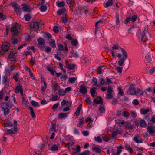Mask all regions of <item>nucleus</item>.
<instances>
[{"instance_id": "obj_31", "label": "nucleus", "mask_w": 155, "mask_h": 155, "mask_svg": "<svg viewBox=\"0 0 155 155\" xmlns=\"http://www.w3.org/2000/svg\"><path fill=\"white\" fill-rule=\"evenodd\" d=\"M103 24V21L102 20H99L95 23V27H98L99 26H101Z\"/></svg>"}, {"instance_id": "obj_1", "label": "nucleus", "mask_w": 155, "mask_h": 155, "mask_svg": "<svg viewBox=\"0 0 155 155\" xmlns=\"http://www.w3.org/2000/svg\"><path fill=\"white\" fill-rule=\"evenodd\" d=\"M120 50L122 53V56L120 53H118L117 56L120 59L118 62V64L120 66L123 65L125 61L128 57L126 51L123 48H120Z\"/></svg>"}, {"instance_id": "obj_44", "label": "nucleus", "mask_w": 155, "mask_h": 155, "mask_svg": "<svg viewBox=\"0 0 155 155\" xmlns=\"http://www.w3.org/2000/svg\"><path fill=\"white\" fill-rule=\"evenodd\" d=\"M92 81L94 83V84H93L94 86H95L96 87H99V86L97 84V79L95 78L94 77L93 78Z\"/></svg>"}, {"instance_id": "obj_49", "label": "nucleus", "mask_w": 155, "mask_h": 155, "mask_svg": "<svg viewBox=\"0 0 155 155\" xmlns=\"http://www.w3.org/2000/svg\"><path fill=\"white\" fill-rule=\"evenodd\" d=\"M29 109L31 111V115L33 118H34L35 117V115L34 111L33 110V108L31 107H29Z\"/></svg>"}, {"instance_id": "obj_59", "label": "nucleus", "mask_w": 155, "mask_h": 155, "mask_svg": "<svg viewBox=\"0 0 155 155\" xmlns=\"http://www.w3.org/2000/svg\"><path fill=\"white\" fill-rule=\"evenodd\" d=\"M116 70L117 72L119 73H121L122 72V68L121 67L116 66L115 67Z\"/></svg>"}, {"instance_id": "obj_48", "label": "nucleus", "mask_w": 155, "mask_h": 155, "mask_svg": "<svg viewBox=\"0 0 155 155\" xmlns=\"http://www.w3.org/2000/svg\"><path fill=\"white\" fill-rule=\"evenodd\" d=\"M58 147L56 145H54L51 147V150L53 151H55L58 150Z\"/></svg>"}, {"instance_id": "obj_20", "label": "nucleus", "mask_w": 155, "mask_h": 155, "mask_svg": "<svg viewBox=\"0 0 155 155\" xmlns=\"http://www.w3.org/2000/svg\"><path fill=\"white\" fill-rule=\"evenodd\" d=\"M30 26L32 28H39V25L37 22H35L31 23Z\"/></svg>"}, {"instance_id": "obj_10", "label": "nucleus", "mask_w": 155, "mask_h": 155, "mask_svg": "<svg viewBox=\"0 0 155 155\" xmlns=\"http://www.w3.org/2000/svg\"><path fill=\"white\" fill-rule=\"evenodd\" d=\"M147 132L150 134L153 135L155 132V127L151 125L148 126Z\"/></svg>"}, {"instance_id": "obj_17", "label": "nucleus", "mask_w": 155, "mask_h": 155, "mask_svg": "<svg viewBox=\"0 0 155 155\" xmlns=\"http://www.w3.org/2000/svg\"><path fill=\"white\" fill-rule=\"evenodd\" d=\"M9 59L11 61H16V58L13 52H11L8 56Z\"/></svg>"}, {"instance_id": "obj_11", "label": "nucleus", "mask_w": 155, "mask_h": 155, "mask_svg": "<svg viewBox=\"0 0 155 155\" xmlns=\"http://www.w3.org/2000/svg\"><path fill=\"white\" fill-rule=\"evenodd\" d=\"M117 150L116 153L112 152V155H120V154L122 152L123 148L121 146H120L117 147Z\"/></svg>"}, {"instance_id": "obj_46", "label": "nucleus", "mask_w": 155, "mask_h": 155, "mask_svg": "<svg viewBox=\"0 0 155 155\" xmlns=\"http://www.w3.org/2000/svg\"><path fill=\"white\" fill-rule=\"evenodd\" d=\"M68 78V76L66 74L63 75L60 77V79L62 81H66Z\"/></svg>"}, {"instance_id": "obj_42", "label": "nucleus", "mask_w": 155, "mask_h": 155, "mask_svg": "<svg viewBox=\"0 0 155 155\" xmlns=\"http://www.w3.org/2000/svg\"><path fill=\"white\" fill-rule=\"evenodd\" d=\"M56 124L54 121L51 122V130H55L56 129L55 128Z\"/></svg>"}, {"instance_id": "obj_2", "label": "nucleus", "mask_w": 155, "mask_h": 155, "mask_svg": "<svg viewBox=\"0 0 155 155\" xmlns=\"http://www.w3.org/2000/svg\"><path fill=\"white\" fill-rule=\"evenodd\" d=\"M21 28L20 25L17 23H15L11 28V31L14 36L17 35Z\"/></svg>"}, {"instance_id": "obj_54", "label": "nucleus", "mask_w": 155, "mask_h": 155, "mask_svg": "<svg viewBox=\"0 0 155 155\" xmlns=\"http://www.w3.org/2000/svg\"><path fill=\"white\" fill-rule=\"evenodd\" d=\"M8 108V107L3 109L4 111V114L5 115L8 114L9 113V110Z\"/></svg>"}, {"instance_id": "obj_60", "label": "nucleus", "mask_w": 155, "mask_h": 155, "mask_svg": "<svg viewBox=\"0 0 155 155\" xmlns=\"http://www.w3.org/2000/svg\"><path fill=\"white\" fill-rule=\"evenodd\" d=\"M85 101L86 103L89 104H91V101L90 99V97L89 96H87V98L85 99Z\"/></svg>"}, {"instance_id": "obj_58", "label": "nucleus", "mask_w": 155, "mask_h": 155, "mask_svg": "<svg viewBox=\"0 0 155 155\" xmlns=\"http://www.w3.org/2000/svg\"><path fill=\"white\" fill-rule=\"evenodd\" d=\"M22 9L24 11H29V9L27 5L24 6L22 8Z\"/></svg>"}, {"instance_id": "obj_33", "label": "nucleus", "mask_w": 155, "mask_h": 155, "mask_svg": "<svg viewBox=\"0 0 155 155\" xmlns=\"http://www.w3.org/2000/svg\"><path fill=\"white\" fill-rule=\"evenodd\" d=\"M82 105L81 104L79 105L77 109V111L75 113V114L77 116H79V115L80 113L81 109L82 107Z\"/></svg>"}, {"instance_id": "obj_34", "label": "nucleus", "mask_w": 155, "mask_h": 155, "mask_svg": "<svg viewBox=\"0 0 155 155\" xmlns=\"http://www.w3.org/2000/svg\"><path fill=\"white\" fill-rule=\"evenodd\" d=\"M125 147L126 150H128L130 153H131L133 151V149L128 144L125 145Z\"/></svg>"}, {"instance_id": "obj_52", "label": "nucleus", "mask_w": 155, "mask_h": 155, "mask_svg": "<svg viewBox=\"0 0 155 155\" xmlns=\"http://www.w3.org/2000/svg\"><path fill=\"white\" fill-rule=\"evenodd\" d=\"M44 50L45 52L47 53H49L51 51V49L50 47L46 46L45 47Z\"/></svg>"}, {"instance_id": "obj_5", "label": "nucleus", "mask_w": 155, "mask_h": 155, "mask_svg": "<svg viewBox=\"0 0 155 155\" xmlns=\"http://www.w3.org/2000/svg\"><path fill=\"white\" fill-rule=\"evenodd\" d=\"M14 7L15 9V10L19 15L21 14V8L20 6L15 2L12 3L11 4Z\"/></svg>"}, {"instance_id": "obj_27", "label": "nucleus", "mask_w": 155, "mask_h": 155, "mask_svg": "<svg viewBox=\"0 0 155 155\" xmlns=\"http://www.w3.org/2000/svg\"><path fill=\"white\" fill-rule=\"evenodd\" d=\"M49 44L50 46L53 48L56 47L55 41L54 39H51L49 42Z\"/></svg>"}, {"instance_id": "obj_38", "label": "nucleus", "mask_w": 155, "mask_h": 155, "mask_svg": "<svg viewBox=\"0 0 155 155\" xmlns=\"http://www.w3.org/2000/svg\"><path fill=\"white\" fill-rule=\"evenodd\" d=\"M84 122V118H82L80 119L78 123L77 124V126L79 127L82 125Z\"/></svg>"}, {"instance_id": "obj_21", "label": "nucleus", "mask_w": 155, "mask_h": 155, "mask_svg": "<svg viewBox=\"0 0 155 155\" xmlns=\"http://www.w3.org/2000/svg\"><path fill=\"white\" fill-rule=\"evenodd\" d=\"M68 114V113H60L58 114V118L59 119H62L67 117Z\"/></svg>"}, {"instance_id": "obj_4", "label": "nucleus", "mask_w": 155, "mask_h": 155, "mask_svg": "<svg viewBox=\"0 0 155 155\" xmlns=\"http://www.w3.org/2000/svg\"><path fill=\"white\" fill-rule=\"evenodd\" d=\"M77 13L78 14L82 15L84 14H86L88 12V10L86 7H82L81 6H79L77 10Z\"/></svg>"}, {"instance_id": "obj_19", "label": "nucleus", "mask_w": 155, "mask_h": 155, "mask_svg": "<svg viewBox=\"0 0 155 155\" xmlns=\"http://www.w3.org/2000/svg\"><path fill=\"white\" fill-rule=\"evenodd\" d=\"M56 4L58 7L62 8L65 5V3L63 1L59 2L58 1L56 2Z\"/></svg>"}, {"instance_id": "obj_7", "label": "nucleus", "mask_w": 155, "mask_h": 155, "mask_svg": "<svg viewBox=\"0 0 155 155\" xmlns=\"http://www.w3.org/2000/svg\"><path fill=\"white\" fill-rule=\"evenodd\" d=\"M6 131V133L10 134H15L17 133V128L16 127H14L13 128H12L10 129H5Z\"/></svg>"}, {"instance_id": "obj_37", "label": "nucleus", "mask_w": 155, "mask_h": 155, "mask_svg": "<svg viewBox=\"0 0 155 155\" xmlns=\"http://www.w3.org/2000/svg\"><path fill=\"white\" fill-rule=\"evenodd\" d=\"M96 90V89L94 87H93L90 90V93L91 95L93 97H94L95 95V91Z\"/></svg>"}, {"instance_id": "obj_50", "label": "nucleus", "mask_w": 155, "mask_h": 155, "mask_svg": "<svg viewBox=\"0 0 155 155\" xmlns=\"http://www.w3.org/2000/svg\"><path fill=\"white\" fill-rule=\"evenodd\" d=\"M6 126L8 127H14L13 124L12 122L9 121H8L6 125Z\"/></svg>"}, {"instance_id": "obj_63", "label": "nucleus", "mask_w": 155, "mask_h": 155, "mask_svg": "<svg viewBox=\"0 0 155 155\" xmlns=\"http://www.w3.org/2000/svg\"><path fill=\"white\" fill-rule=\"evenodd\" d=\"M139 103V101L137 99H134L132 101V104L134 105H138Z\"/></svg>"}, {"instance_id": "obj_6", "label": "nucleus", "mask_w": 155, "mask_h": 155, "mask_svg": "<svg viewBox=\"0 0 155 155\" xmlns=\"http://www.w3.org/2000/svg\"><path fill=\"white\" fill-rule=\"evenodd\" d=\"M139 31L137 32L136 33L138 37V39L139 40V41L140 42H145V40L144 39V38L145 35V29L144 28V29L142 33L141 34V38L139 36Z\"/></svg>"}, {"instance_id": "obj_12", "label": "nucleus", "mask_w": 155, "mask_h": 155, "mask_svg": "<svg viewBox=\"0 0 155 155\" xmlns=\"http://www.w3.org/2000/svg\"><path fill=\"white\" fill-rule=\"evenodd\" d=\"M8 80L6 75L3 76L2 77V83L5 86L8 84Z\"/></svg>"}, {"instance_id": "obj_47", "label": "nucleus", "mask_w": 155, "mask_h": 155, "mask_svg": "<svg viewBox=\"0 0 155 155\" xmlns=\"http://www.w3.org/2000/svg\"><path fill=\"white\" fill-rule=\"evenodd\" d=\"M31 103L33 106L35 107H38L39 106V103L34 100H32L31 101Z\"/></svg>"}, {"instance_id": "obj_13", "label": "nucleus", "mask_w": 155, "mask_h": 155, "mask_svg": "<svg viewBox=\"0 0 155 155\" xmlns=\"http://www.w3.org/2000/svg\"><path fill=\"white\" fill-rule=\"evenodd\" d=\"M75 65L74 64H68L66 63L65 65V68L69 70H73L75 68Z\"/></svg>"}, {"instance_id": "obj_53", "label": "nucleus", "mask_w": 155, "mask_h": 155, "mask_svg": "<svg viewBox=\"0 0 155 155\" xmlns=\"http://www.w3.org/2000/svg\"><path fill=\"white\" fill-rule=\"evenodd\" d=\"M24 17L25 20L26 21H28L30 20V18L31 17V15L28 14L25 15Z\"/></svg>"}, {"instance_id": "obj_24", "label": "nucleus", "mask_w": 155, "mask_h": 155, "mask_svg": "<svg viewBox=\"0 0 155 155\" xmlns=\"http://www.w3.org/2000/svg\"><path fill=\"white\" fill-rule=\"evenodd\" d=\"M77 79V78L75 77H70L68 79V82L70 84H74L75 83V81Z\"/></svg>"}, {"instance_id": "obj_26", "label": "nucleus", "mask_w": 155, "mask_h": 155, "mask_svg": "<svg viewBox=\"0 0 155 155\" xmlns=\"http://www.w3.org/2000/svg\"><path fill=\"white\" fill-rule=\"evenodd\" d=\"M92 150L98 153H100L101 152V149L97 146H94L92 147Z\"/></svg>"}, {"instance_id": "obj_41", "label": "nucleus", "mask_w": 155, "mask_h": 155, "mask_svg": "<svg viewBox=\"0 0 155 155\" xmlns=\"http://www.w3.org/2000/svg\"><path fill=\"white\" fill-rule=\"evenodd\" d=\"M59 87H60L59 85H58L56 83L53 85L52 90L54 91H55L58 89Z\"/></svg>"}, {"instance_id": "obj_28", "label": "nucleus", "mask_w": 155, "mask_h": 155, "mask_svg": "<svg viewBox=\"0 0 155 155\" xmlns=\"http://www.w3.org/2000/svg\"><path fill=\"white\" fill-rule=\"evenodd\" d=\"M121 115L123 117H127L130 116V114L127 111H123L122 112Z\"/></svg>"}, {"instance_id": "obj_14", "label": "nucleus", "mask_w": 155, "mask_h": 155, "mask_svg": "<svg viewBox=\"0 0 155 155\" xmlns=\"http://www.w3.org/2000/svg\"><path fill=\"white\" fill-rule=\"evenodd\" d=\"M80 92L82 94H86L87 92V88L84 85H81L80 87Z\"/></svg>"}, {"instance_id": "obj_29", "label": "nucleus", "mask_w": 155, "mask_h": 155, "mask_svg": "<svg viewBox=\"0 0 155 155\" xmlns=\"http://www.w3.org/2000/svg\"><path fill=\"white\" fill-rule=\"evenodd\" d=\"M47 9V7L45 5H42L39 8L40 11L42 12H44L46 11Z\"/></svg>"}, {"instance_id": "obj_35", "label": "nucleus", "mask_w": 155, "mask_h": 155, "mask_svg": "<svg viewBox=\"0 0 155 155\" xmlns=\"http://www.w3.org/2000/svg\"><path fill=\"white\" fill-rule=\"evenodd\" d=\"M149 109H142L141 110V113L142 114L144 115L147 114L149 111Z\"/></svg>"}, {"instance_id": "obj_23", "label": "nucleus", "mask_w": 155, "mask_h": 155, "mask_svg": "<svg viewBox=\"0 0 155 155\" xmlns=\"http://www.w3.org/2000/svg\"><path fill=\"white\" fill-rule=\"evenodd\" d=\"M94 102L95 104H101L103 103L102 99L101 97H100V100H99L95 99L94 100Z\"/></svg>"}, {"instance_id": "obj_56", "label": "nucleus", "mask_w": 155, "mask_h": 155, "mask_svg": "<svg viewBox=\"0 0 155 155\" xmlns=\"http://www.w3.org/2000/svg\"><path fill=\"white\" fill-rule=\"evenodd\" d=\"M44 37L45 38H52L51 35L48 33H45L44 35Z\"/></svg>"}, {"instance_id": "obj_18", "label": "nucleus", "mask_w": 155, "mask_h": 155, "mask_svg": "<svg viewBox=\"0 0 155 155\" xmlns=\"http://www.w3.org/2000/svg\"><path fill=\"white\" fill-rule=\"evenodd\" d=\"M113 2L112 0H108L106 2L104 3V5L105 7L107 8L113 5Z\"/></svg>"}, {"instance_id": "obj_62", "label": "nucleus", "mask_w": 155, "mask_h": 155, "mask_svg": "<svg viewBox=\"0 0 155 155\" xmlns=\"http://www.w3.org/2000/svg\"><path fill=\"white\" fill-rule=\"evenodd\" d=\"M95 140L96 141L99 142H101L102 141V139L100 136H97L95 138Z\"/></svg>"}, {"instance_id": "obj_32", "label": "nucleus", "mask_w": 155, "mask_h": 155, "mask_svg": "<svg viewBox=\"0 0 155 155\" xmlns=\"http://www.w3.org/2000/svg\"><path fill=\"white\" fill-rule=\"evenodd\" d=\"M13 78L16 81H18L19 78V73L18 72H17L13 76Z\"/></svg>"}, {"instance_id": "obj_8", "label": "nucleus", "mask_w": 155, "mask_h": 155, "mask_svg": "<svg viewBox=\"0 0 155 155\" xmlns=\"http://www.w3.org/2000/svg\"><path fill=\"white\" fill-rule=\"evenodd\" d=\"M127 94L131 95L134 94L135 93V89L134 88V85L132 84L129 89L127 90Z\"/></svg>"}, {"instance_id": "obj_15", "label": "nucleus", "mask_w": 155, "mask_h": 155, "mask_svg": "<svg viewBox=\"0 0 155 155\" xmlns=\"http://www.w3.org/2000/svg\"><path fill=\"white\" fill-rule=\"evenodd\" d=\"M10 104L11 105L10 106L8 105V103L7 102H3L1 104V107L3 109L5 108L9 107L11 108L12 107L13 105L12 104Z\"/></svg>"}, {"instance_id": "obj_16", "label": "nucleus", "mask_w": 155, "mask_h": 155, "mask_svg": "<svg viewBox=\"0 0 155 155\" xmlns=\"http://www.w3.org/2000/svg\"><path fill=\"white\" fill-rule=\"evenodd\" d=\"M145 61L147 63H150L152 61V58L150 54L148 53L145 55Z\"/></svg>"}, {"instance_id": "obj_43", "label": "nucleus", "mask_w": 155, "mask_h": 155, "mask_svg": "<svg viewBox=\"0 0 155 155\" xmlns=\"http://www.w3.org/2000/svg\"><path fill=\"white\" fill-rule=\"evenodd\" d=\"M42 82H43L44 84V85L41 87V90L42 91L44 92L45 89L46 88L47 85L46 83L44 81H42Z\"/></svg>"}, {"instance_id": "obj_39", "label": "nucleus", "mask_w": 155, "mask_h": 155, "mask_svg": "<svg viewBox=\"0 0 155 155\" xmlns=\"http://www.w3.org/2000/svg\"><path fill=\"white\" fill-rule=\"evenodd\" d=\"M22 102L23 105H25V106H28L29 104L28 102L26 100L25 98L24 97H22Z\"/></svg>"}, {"instance_id": "obj_36", "label": "nucleus", "mask_w": 155, "mask_h": 155, "mask_svg": "<svg viewBox=\"0 0 155 155\" xmlns=\"http://www.w3.org/2000/svg\"><path fill=\"white\" fill-rule=\"evenodd\" d=\"M21 89H22V87L21 86H18L15 88V92L16 93H18L20 91H21Z\"/></svg>"}, {"instance_id": "obj_9", "label": "nucleus", "mask_w": 155, "mask_h": 155, "mask_svg": "<svg viewBox=\"0 0 155 155\" xmlns=\"http://www.w3.org/2000/svg\"><path fill=\"white\" fill-rule=\"evenodd\" d=\"M133 140L137 143H141L143 142L142 139L138 135H136L134 136L133 138Z\"/></svg>"}, {"instance_id": "obj_57", "label": "nucleus", "mask_w": 155, "mask_h": 155, "mask_svg": "<svg viewBox=\"0 0 155 155\" xmlns=\"http://www.w3.org/2000/svg\"><path fill=\"white\" fill-rule=\"evenodd\" d=\"M137 19V16L135 15H133L131 18H130L131 20L133 22H135L136 21Z\"/></svg>"}, {"instance_id": "obj_45", "label": "nucleus", "mask_w": 155, "mask_h": 155, "mask_svg": "<svg viewBox=\"0 0 155 155\" xmlns=\"http://www.w3.org/2000/svg\"><path fill=\"white\" fill-rule=\"evenodd\" d=\"M71 43L72 45L73 46H76L78 45V41L77 40L73 39L71 41Z\"/></svg>"}, {"instance_id": "obj_30", "label": "nucleus", "mask_w": 155, "mask_h": 155, "mask_svg": "<svg viewBox=\"0 0 155 155\" xmlns=\"http://www.w3.org/2000/svg\"><path fill=\"white\" fill-rule=\"evenodd\" d=\"M65 90L60 89L58 90V92L60 96H64L66 94V92Z\"/></svg>"}, {"instance_id": "obj_40", "label": "nucleus", "mask_w": 155, "mask_h": 155, "mask_svg": "<svg viewBox=\"0 0 155 155\" xmlns=\"http://www.w3.org/2000/svg\"><path fill=\"white\" fill-rule=\"evenodd\" d=\"M135 93L134 94L136 95H141L142 94V91L139 89H137V90L135 89Z\"/></svg>"}, {"instance_id": "obj_25", "label": "nucleus", "mask_w": 155, "mask_h": 155, "mask_svg": "<svg viewBox=\"0 0 155 155\" xmlns=\"http://www.w3.org/2000/svg\"><path fill=\"white\" fill-rule=\"evenodd\" d=\"M140 127H145L147 126L146 123L143 120H140Z\"/></svg>"}, {"instance_id": "obj_64", "label": "nucleus", "mask_w": 155, "mask_h": 155, "mask_svg": "<svg viewBox=\"0 0 155 155\" xmlns=\"http://www.w3.org/2000/svg\"><path fill=\"white\" fill-rule=\"evenodd\" d=\"M99 84H106V83H105V81L103 78L100 79L99 80Z\"/></svg>"}, {"instance_id": "obj_51", "label": "nucleus", "mask_w": 155, "mask_h": 155, "mask_svg": "<svg viewBox=\"0 0 155 155\" xmlns=\"http://www.w3.org/2000/svg\"><path fill=\"white\" fill-rule=\"evenodd\" d=\"M30 155H41L39 154L38 152L36 150H34L31 152Z\"/></svg>"}, {"instance_id": "obj_22", "label": "nucleus", "mask_w": 155, "mask_h": 155, "mask_svg": "<svg viewBox=\"0 0 155 155\" xmlns=\"http://www.w3.org/2000/svg\"><path fill=\"white\" fill-rule=\"evenodd\" d=\"M38 41L39 45H43L45 44V40L43 38L39 39Z\"/></svg>"}, {"instance_id": "obj_61", "label": "nucleus", "mask_w": 155, "mask_h": 155, "mask_svg": "<svg viewBox=\"0 0 155 155\" xmlns=\"http://www.w3.org/2000/svg\"><path fill=\"white\" fill-rule=\"evenodd\" d=\"M134 126L133 125L128 124L126 125L125 126V128L127 129H132L133 128Z\"/></svg>"}, {"instance_id": "obj_55", "label": "nucleus", "mask_w": 155, "mask_h": 155, "mask_svg": "<svg viewBox=\"0 0 155 155\" xmlns=\"http://www.w3.org/2000/svg\"><path fill=\"white\" fill-rule=\"evenodd\" d=\"M90 153V151L89 150H85L81 154H79L78 155H89Z\"/></svg>"}, {"instance_id": "obj_3", "label": "nucleus", "mask_w": 155, "mask_h": 155, "mask_svg": "<svg viewBox=\"0 0 155 155\" xmlns=\"http://www.w3.org/2000/svg\"><path fill=\"white\" fill-rule=\"evenodd\" d=\"M10 44L8 43H5L2 45L0 48V54H4L6 52L8 51Z\"/></svg>"}]
</instances>
